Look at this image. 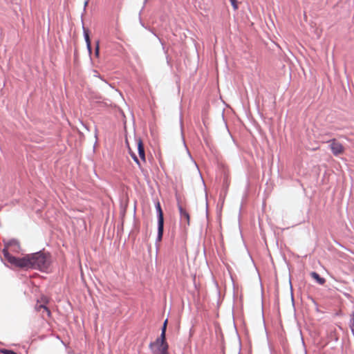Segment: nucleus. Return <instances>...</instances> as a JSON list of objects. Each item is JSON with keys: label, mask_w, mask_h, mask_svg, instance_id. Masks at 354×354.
I'll use <instances>...</instances> for the list:
<instances>
[{"label": "nucleus", "mask_w": 354, "mask_h": 354, "mask_svg": "<svg viewBox=\"0 0 354 354\" xmlns=\"http://www.w3.org/2000/svg\"><path fill=\"white\" fill-rule=\"evenodd\" d=\"M28 270H38L43 272H48L50 263V256L48 254L37 252L28 254Z\"/></svg>", "instance_id": "nucleus-1"}, {"label": "nucleus", "mask_w": 354, "mask_h": 354, "mask_svg": "<svg viewBox=\"0 0 354 354\" xmlns=\"http://www.w3.org/2000/svg\"><path fill=\"white\" fill-rule=\"evenodd\" d=\"M3 254L6 260H7L8 262L10 263L12 266L17 268L28 270V254L21 258L15 257L11 255L6 248L3 250Z\"/></svg>", "instance_id": "nucleus-2"}, {"label": "nucleus", "mask_w": 354, "mask_h": 354, "mask_svg": "<svg viewBox=\"0 0 354 354\" xmlns=\"http://www.w3.org/2000/svg\"><path fill=\"white\" fill-rule=\"evenodd\" d=\"M149 347L153 354H169L168 353V344L165 341V338L162 336L157 338L154 342L149 344Z\"/></svg>", "instance_id": "nucleus-3"}, {"label": "nucleus", "mask_w": 354, "mask_h": 354, "mask_svg": "<svg viewBox=\"0 0 354 354\" xmlns=\"http://www.w3.org/2000/svg\"><path fill=\"white\" fill-rule=\"evenodd\" d=\"M328 142L329 148L334 156H337L344 152V147L335 139H332Z\"/></svg>", "instance_id": "nucleus-4"}, {"label": "nucleus", "mask_w": 354, "mask_h": 354, "mask_svg": "<svg viewBox=\"0 0 354 354\" xmlns=\"http://www.w3.org/2000/svg\"><path fill=\"white\" fill-rule=\"evenodd\" d=\"M178 208L180 213V223L184 227L189 225V213L180 205H178Z\"/></svg>", "instance_id": "nucleus-5"}, {"label": "nucleus", "mask_w": 354, "mask_h": 354, "mask_svg": "<svg viewBox=\"0 0 354 354\" xmlns=\"http://www.w3.org/2000/svg\"><path fill=\"white\" fill-rule=\"evenodd\" d=\"M13 248V251L18 252L20 247L19 242L15 239H12L5 243V248L8 250V248Z\"/></svg>", "instance_id": "nucleus-6"}, {"label": "nucleus", "mask_w": 354, "mask_h": 354, "mask_svg": "<svg viewBox=\"0 0 354 354\" xmlns=\"http://www.w3.org/2000/svg\"><path fill=\"white\" fill-rule=\"evenodd\" d=\"M156 210L157 213L158 223H164L163 212L159 202L156 205Z\"/></svg>", "instance_id": "nucleus-7"}, {"label": "nucleus", "mask_w": 354, "mask_h": 354, "mask_svg": "<svg viewBox=\"0 0 354 354\" xmlns=\"http://www.w3.org/2000/svg\"><path fill=\"white\" fill-rule=\"evenodd\" d=\"M138 154H139V156L140 157V158L143 161H145V148H144V145L142 144V140L140 139H139L138 140Z\"/></svg>", "instance_id": "nucleus-8"}, {"label": "nucleus", "mask_w": 354, "mask_h": 354, "mask_svg": "<svg viewBox=\"0 0 354 354\" xmlns=\"http://www.w3.org/2000/svg\"><path fill=\"white\" fill-rule=\"evenodd\" d=\"M164 231V223H158V234L156 242H160L162 240Z\"/></svg>", "instance_id": "nucleus-9"}, {"label": "nucleus", "mask_w": 354, "mask_h": 354, "mask_svg": "<svg viewBox=\"0 0 354 354\" xmlns=\"http://www.w3.org/2000/svg\"><path fill=\"white\" fill-rule=\"evenodd\" d=\"M310 276L312 277V278L316 280V281L320 285H323L326 281V280L324 278L321 277L319 274L316 272H311Z\"/></svg>", "instance_id": "nucleus-10"}, {"label": "nucleus", "mask_w": 354, "mask_h": 354, "mask_svg": "<svg viewBox=\"0 0 354 354\" xmlns=\"http://www.w3.org/2000/svg\"><path fill=\"white\" fill-rule=\"evenodd\" d=\"M82 30H83V35H84L85 42H86V43L89 44L91 42V39H90V37H89V30L88 28H86L84 27V24L82 25Z\"/></svg>", "instance_id": "nucleus-11"}, {"label": "nucleus", "mask_w": 354, "mask_h": 354, "mask_svg": "<svg viewBox=\"0 0 354 354\" xmlns=\"http://www.w3.org/2000/svg\"><path fill=\"white\" fill-rule=\"evenodd\" d=\"M167 319L164 322L163 326L162 327V331L160 336H162V338H165V333H166V329H167Z\"/></svg>", "instance_id": "nucleus-12"}, {"label": "nucleus", "mask_w": 354, "mask_h": 354, "mask_svg": "<svg viewBox=\"0 0 354 354\" xmlns=\"http://www.w3.org/2000/svg\"><path fill=\"white\" fill-rule=\"evenodd\" d=\"M0 353L3 354H17L15 351L6 348H0Z\"/></svg>", "instance_id": "nucleus-13"}, {"label": "nucleus", "mask_w": 354, "mask_h": 354, "mask_svg": "<svg viewBox=\"0 0 354 354\" xmlns=\"http://www.w3.org/2000/svg\"><path fill=\"white\" fill-rule=\"evenodd\" d=\"M350 317H351V319H350V322H349V327L351 330V329H354V313L351 314Z\"/></svg>", "instance_id": "nucleus-14"}, {"label": "nucleus", "mask_w": 354, "mask_h": 354, "mask_svg": "<svg viewBox=\"0 0 354 354\" xmlns=\"http://www.w3.org/2000/svg\"><path fill=\"white\" fill-rule=\"evenodd\" d=\"M99 53H100L99 41H97L96 44H95V53L96 56H98Z\"/></svg>", "instance_id": "nucleus-15"}, {"label": "nucleus", "mask_w": 354, "mask_h": 354, "mask_svg": "<svg viewBox=\"0 0 354 354\" xmlns=\"http://www.w3.org/2000/svg\"><path fill=\"white\" fill-rule=\"evenodd\" d=\"M86 48L88 50V52L91 55L92 53L91 42H90L89 44L86 43Z\"/></svg>", "instance_id": "nucleus-16"}, {"label": "nucleus", "mask_w": 354, "mask_h": 354, "mask_svg": "<svg viewBox=\"0 0 354 354\" xmlns=\"http://www.w3.org/2000/svg\"><path fill=\"white\" fill-rule=\"evenodd\" d=\"M131 156H132V158L133 159V160L137 163V165L140 166V161H139L138 157L135 154H132Z\"/></svg>", "instance_id": "nucleus-17"}, {"label": "nucleus", "mask_w": 354, "mask_h": 354, "mask_svg": "<svg viewBox=\"0 0 354 354\" xmlns=\"http://www.w3.org/2000/svg\"><path fill=\"white\" fill-rule=\"evenodd\" d=\"M231 2L232 6L234 9H236L238 8L237 6V1L236 0H230Z\"/></svg>", "instance_id": "nucleus-18"}, {"label": "nucleus", "mask_w": 354, "mask_h": 354, "mask_svg": "<svg viewBox=\"0 0 354 354\" xmlns=\"http://www.w3.org/2000/svg\"><path fill=\"white\" fill-rule=\"evenodd\" d=\"M149 30L154 35L156 36V37H158V39H159L160 42L161 43V44L163 46V42L162 41V40L158 37V35L153 32V30L151 28H149Z\"/></svg>", "instance_id": "nucleus-19"}, {"label": "nucleus", "mask_w": 354, "mask_h": 354, "mask_svg": "<svg viewBox=\"0 0 354 354\" xmlns=\"http://www.w3.org/2000/svg\"><path fill=\"white\" fill-rule=\"evenodd\" d=\"M40 308H44V310L46 311L48 315L49 316L50 315V310L44 305H40Z\"/></svg>", "instance_id": "nucleus-20"}, {"label": "nucleus", "mask_w": 354, "mask_h": 354, "mask_svg": "<svg viewBox=\"0 0 354 354\" xmlns=\"http://www.w3.org/2000/svg\"><path fill=\"white\" fill-rule=\"evenodd\" d=\"M88 3V0H86L84 3V10H83L84 12H86V8Z\"/></svg>", "instance_id": "nucleus-21"}, {"label": "nucleus", "mask_w": 354, "mask_h": 354, "mask_svg": "<svg viewBox=\"0 0 354 354\" xmlns=\"http://www.w3.org/2000/svg\"><path fill=\"white\" fill-rule=\"evenodd\" d=\"M100 79H101V80L104 82V84H105L104 86H111V87H112V86H111V84H109L106 81H105V80H102L101 77H100Z\"/></svg>", "instance_id": "nucleus-22"}, {"label": "nucleus", "mask_w": 354, "mask_h": 354, "mask_svg": "<svg viewBox=\"0 0 354 354\" xmlns=\"http://www.w3.org/2000/svg\"><path fill=\"white\" fill-rule=\"evenodd\" d=\"M147 1H148V0H144L143 6H142V9H141V10H140V14L141 13V12H142V10L144 9V8H145V5H146V3H147Z\"/></svg>", "instance_id": "nucleus-23"}, {"label": "nucleus", "mask_w": 354, "mask_h": 354, "mask_svg": "<svg viewBox=\"0 0 354 354\" xmlns=\"http://www.w3.org/2000/svg\"><path fill=\"white\" fill-rule=\"evenodd\" d=\"M351 333H352L353 335L354 336V328L351 329Z\"/></svg>", "instance_id": "nucleus-24"}, {"label": "nucleus", "mask_w": 354, "mask_h": 354, "mask_svg": "<svg viewBox=\"0 0 354 354\" xmlns=\"http://www.w3.org/2000/svg\"><path fill=\"white\" fill-rule=\"evenodd\" d=\"M140 24H141V25H142L143 27H145V25H144V24L142 22V21H141V20H140Z\"/></svg>", "instance_id": "nucleus-25"}, {"label": "nucleus", "mask_w": 354, "mask_h": 354, "mask_svg": "<svg viewBox=\"0 0 354 354\" xmlns=\"http://www.w3.org/2000/svg\"><path fill=\"white\" fill-rule=\"evenodd\" d=\"M140 24H141V25H142L143 27H145V25H144V24L142 22V21H141V20H140Z\"/></svg>", "instance_id": "nucleus-26"}]
</instances>
